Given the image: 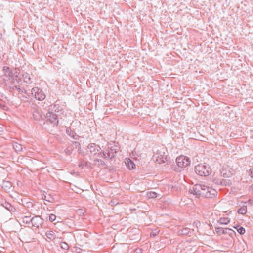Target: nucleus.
Wrapping results in <instances>:
<instances>
[{
  "label": "nucleus",
  "instance_id": "f257e3e1",
  "mask_svg": "<svg viewBox=\"0 0 253 253\" xmlns=\"http://www.w3.org/2000/svg\"><path fill=\"white\" fill-rule=\"evenodd\" d=\"M62 108L59 104L51 105L46 115H44V119L53 126H57L59 122L57 113H62Z\"/></svg>",
  "mask_w": 253,
  "mask_h": 253
},
{
  "label": "nucleus",
  "instance_id": "f03ea898",
  "mask_svg": "<svg viewBox=\"0 0 253 253\" xmlns=\"http://www.w3.org/2000/svg\"><path fill=\"white\" fill-rule=\"evenodd\" d=\"M195 173L200 176H207L211 172V169L209 165L199 164L195 166Z\"/></svg>",
  "mask_w": 253,
  "mask_h": 253
},
{
  "label": "nucleus",
  "instance_id": "7ed1b4c3",
  "mask_svg": "<svg viewBox=\"0 0 253 253\" xmlns=\"http://www.w3.org/2000/svg\"><path fill=\"white\" fill-rule=\"evenodd\" d=\"M31 94L34 95L35 98L39 101H42L46 97L44 91L38 87H35L32 89Z\"/></svg>",
  "mask_w": 253,
  "mask_h": 253
},
{
  "label": "nucleus",
  "instance_id": "20e7f679",
  "mask_svg": "<svg viewBox=\"0 0 253 253\" xmlns=\"http://www.w3.org/2000/svg\"><path fill=\"white\" fill-rule=\"evenodd\" d=\"M176 162L178 167L185 168L190 164L191 161L189 157L181 155L177 157Z\"/></svg>",
  "mask_w": 253,
  "mask_h": 253
},
{
  "label": "nucleus",
  "instance_id": "39448f33",
  "mask_svg": "<svg viewBox=\"0 0 253 253\" xmlns=\"http://www.w3.org/2000/svg\"><path fill=\"white\" fill-rule=\"evenodd\" d=\"M203 192L202 197L207 198H212L217 195V192L215 189L207 186H206Z\"/></svg>",
  "mask_w": 253,
  "mask_h": 253
},
{
  "label": "nucleus",
  "instance_id": "423d86ee",
  "mask_svg": "<svg viewBox=\"0 0 253 253\" xmlns=\"http://www.w3.org/2000/svg\"><path fill=\"white\" fill-rule=\"evenodd\" d=\"M205 185L197 184L195 185L192 189H191V193L197 197L203 196V192L206 187Z\"/></svg>",
  "mask_w": 253,
  "mask_h": 253
},
{
  "label": "nucleus",
  "instance_id": "0eeeda50",
  "mask_svg": "<svg viewBox=\"0 0 253 253\" xmlns=\"http://www.w3.org/2000/svg\"><path fill=\"white\" fill-rule=\"evenodd\" d=\"M43 223V219L39 215L35 216L31 218L32 227L39 229L42 227Z\"/></svg>",
  "mask_w": 253,
  "mask_h": 253
},
{
  "label": "nucleus",
  "instance_id": "6e6552de",
  "mask_svg": "<svg viewBox=\"0 0 253 253\" xmlns=\"http://www.w3.org/2000/svg\"><path fill=\"white\" fill-rule=\"evenodd\" d=\"M87 149L93 155L100 156L99 151L101 150V148L99 145L95 143H91L87 146Z\"/></svg>",
  "mask_w": 253,
  "mask_h": 253
},
{
  "label": "nucleus",
  "instance_id": "1a4fd4ad",
  "mask_svg": "<svg viewBox=\"0 0 253 253\" xmlns=\"http://www.w3.org/2000/svg\"><path fill=\"white\" fill-rule=\"evenodd\" d=\"M119 147L117 145H114L110 147H108L106 151L108 152V158L111 159L115 157V154L119 150Z\"/></svg>",
  "mask_w": 253,
  "mask_h": 253
},
{
  "label": "nucleus",
  "instance_id": "9d476101",
  "mask_svg": "<svg viewBox=\"0 0 253 253\" xmlns=\"http://www.w3.org/2000/svg\"><path fill=\"white\" fill-rule=\"evenodd\" d=\"M0 185L6 192H9L12 187V183L8 181L3 180L1 182L0 181Z\"/></svg>",
  "mask_w": 253,
  "mask_h": 253
},
{
  "label": "nucleus",
  "instance_id": "9b49d317",
  "mask_svg": "<svg viewBox=\"0 0 253 253\" xmlns=\"http://www.w3.org/2000/svg\"><path fill=\"white\" fill-rule=\"evenodd\" d=\"M1 205L5 208L6 210L10 212H14L15 211V208L12 206L9 203L7 202L5 200H2L0 203Z\"/></svg>",
  "mask_w": 253,
  "mask_h": 253
},
{
  "label": "nucleus",
  "instance_id": "f8f14e48",
  "mask_svg": "<svg viewBox=\"0 0 253 253\" xmlns=\"http://www.w3.org/2000/svg\"><path fill=\"white\" fill-rule=\"evenodd\" d=\"M2 71L4 74V76L8 78L9 80L13 78V73L9 67L4 66L3 67Z\"/></svg>",
  "mask_w": 253,
  "mask_h": 253
},
{
  "label": "nucleus",
  "instance_id": "ddd939ff",
  "mask_svg": "<svg viewBox=\"0 0 253 253\" xmlns=\"http://www.w3.org/2000/svg\"><path fill=\"white\" fill-rule=\"evenodd\" d=\"M33 118L37 120H44V116H42L41 112L38 109H35L33 112Z\"/></svg>",
  "mask_w": 253,
  "mask_h": 253
},
{
  "label": "nucleus",
  "instance_id": "4468645a",
  "mask_svg": "<svg viewBox=\"0 0 253 253\" xmlns=\"http://www.w3.org/2000/svg\"><path fill=\"white\" fill-rule=\"evenodd\" d=\"M125 162L129 169H133L135 168L134 163L130 158H126Z\"/></svg>",
  "mask_w": 253,
  "mask_h": 253
},
{
  "label": "nucleus",
  "instance_id": "2eb2a0df",
  "mask_svg": "<svg viewBox=\"0 0 253 253\" xmlns=\"http://www.w3.org/2000/svg\"><path fill=\"white\" fill-rule=\"evenodd\" d=\"M22 77L24 79V81L26 84H30L32 83L30 75L29 73L25 72L22 74Z\"/></svg>",
  "mask_w": 253,
  "mask_h": 253
},
{
  "label": "nucleus",
  "instance_id": "dca6fc26",
  "mask_svg": "<svg viewBox=\"0 0 253 253\" xmlns=\"http://www.w3.org/2000/svg\"><path fill=\"white\" fill-rule=\"evenodd\" d=\"M66 132L68 135H69L74 139L77 140L79 137V136L77 135L75 132L72 131L70 127H68L66 129Z\"/></svg>",
  "mask_w": 253,
  "mask_h": 253
},
{
  "label": "nucleus",
  "instance_id": "f3484780",
  "mask_svg": "<svg viewBox=\"0 0 253 253\" xmlns=\"http://www.w3.org/2000/svg\"><path fill=\"white\" fill-rule=\"evenodd\" d=\"M13 148L17 153H20L23 150L22 145L17 142H14L13 144Z\"/></svg>",
  "mask_w": 253,
  "mask_h": 253
},
{
  "label": "nucleus",
  "instance_id": "a211bd4d",
  "mask_svg": "<svg viewBox=\"0 0 253 253\" xmlns=\"http://www.w3.org/2000/svg\"><path fill=\"white\" fill-rule=\"evenodd\" d=\"M191 232V230L187 227L183 228L178 231L179 234L182 235H187Z\"/></svg>",
  "mask_w": 253,
  "mask_h": 253
},
{
  "label": "nucleus",
  "instance_id": "6ab92c4d",
  "mask_svg": "<svg viewBox=\"0 0 253 253\" xmlns=\"http://www.w3.org/2000/svg\"><path fill=\"white\" fill-rule=\"evenodd\" d=\"M233 228L236 229L240 235H243L245 233V229L239 225H236L233 226Z\"/></svg>",
  "mask_w": 253,
  "mask_h": 253
},
{
  "label": "nucleus",
  "instance_id": "aec40b11",
  "mask_svg": "<svg viewBox=\"0 0 253 253\" xmlns=\"http://www.w3.org/2000/svg\"><path fill=\"white\" fill-rule=\"evenodd\" d=\"M232 182L230 180H226V179H221L220 180V185L222 186H229L231 185Z\"/></svg>",
  "mask_w": 253,
  "mask_h": 253
},
{
  "label": "nucleus",
  "instance_id": "412c9836",
  "mask_svg": "<svg viewBox=\"0 0 253 253\" xmlns=\"http://www.w3.org/2000/svg\"><path fill=\"white\" fill-rule=\"evenodd\" d=\"M46 236L50 240H53L55 239V233L52 231H48L46 232Z\"/></svg>",
  "mask_w": 253,
  "mask_h": 253
},
{
  "label": "nucleus",
  "instance_id": "4be33fe9",
  "mask_svg": "<svg viewBox=\"0 0 253 253\" xmlns=\"http://www.w3.org/2000/svg\"><path fill=\"white\" fill-rule=\"evenodd\" d=\"M247 207L246 206H243L240 208L238 210V213L239 214H241L242 215H244L247 212Z\"/></svg>",
  "mask_w": 253,
  "mask_h": 253
},
{
  "label": "nucleus",
  "instance_id": "5701e85b",
  "mask_svg": "<svg viewBox=\"0 0 253 253\" xmlns=\"http://www.w3.org/2000/svg\"><path fill=\"white\" fill-rule=\"evenodd\" d=\"M233 234L234 235L236 234V232L234 230L229 228H225L224 234H229V235L232 236Z\"/></svg>",
  "mask_w": 253,
  "mask_h": 253
},
{
  "label": "nucleus",
  "instance_id": "b1692460",
  "mask_svg": "<svg viewBox=\"0 0 253 253\" xmlns=\"http://www.w3.org/2000/svg\"><path fill=\"white\" fill-rule=\"evenodd\" d=\"M230 222V219L228 218H221L219 220L220 224L226 225Z\"/></svg>",
  "mask_w": 253,
  "mask_h": 253
},
{
  "label": "nucleus",
  "instance_id": "393cba45",
  "mask_svg": "<svg viewBox=\"0 0 253 253\" xmlns=\"http://www.w3.org/2000/svg\"><path fill=\"white\" fill-rule=\"evenodd\" d=\"M23 222L26 224H31V218L29 216H25L23 217Z\"/></svg>",
  "mask_w": 253,
  "mask_h": 253
},
{
  "label": "nucleus",
  "instance_id": "a878e982",
  "mask_svg": "<svg viewBox=\"0 0 253 253\" xmlns=\"http://www.w3.org/2000/svg\"><path fill=\"white\" fill-rule=\"evenodd\" d=\"M60 247L62 249L65 250H68L69 248L68 244L65 242H62L60 243Z\"/></svg>",
  "mask_w": 253,
  "mask_h": 253
},
{
  "label": "nucleus",
  "instance_id": "bb28decb",
  "mask_svg": "<svg viewBox=\"0 0 253 253\" xmlns=\"http://www.w3.org/2000/svg\"><path fill=\"white\" fill-rule=\"evenodd\" d=\"M147 196L149 198H156L157 197V194L155 192H149L147 193Z\"/></svg>",
  "mask_w": 253,
  "mask_h": 253
},
{
  "label": "nucleus",
  "instance_id": "cd10ccee",
  "mask_svg": "<svg viewBox=\"0 0 253 253\" xmlns=\"http://www.w3.org/2000/svg\"><path fill=\"white\" fill-rule=\"evenodd\" d=\"M224 229L225 228L222 227H217L215 228V231L219 234H224Z\"/></svg>",
  "mask_w": 253,
  "mask_h": 253
},
{
  "label": "nucleus",
  "instance_id": "c85d7f7f",
  "mask_svg": "<svg viewBox=\"0 0 253 253\" xmlns=\"http://www.w3.org/2000/svg\"><path fill=\"white\" fill-rule=\"evenodd\" d=\"M73 150V149L72 148V147H68L66 149H65L64 151L67 155H70L72 154Z\"/></svg>",
  "mask_w": 253,
  "mask_h": 253
},
{
  "label": "nucleus",
  "instance_id": "c756f323",
  "mask_svg": "<svg viewBox=\"0 0 253 253\" xmlns=\"http://www.w3.org/2000/svg\"><path fill=\"white\" fill-rule=\"evenodd\" d=\"M100 153V157H103L104 159H106V158H108V155H109V153L107 151H102L101 152V153Z\"/></svg>",
  "mask_w": 253,
  "mask_h": 253
},
{
  "label": "nucleus",
  "instance_id": "7c9ffc66",
  "mask_svg": "<svg viewBox=\"0 0 253 253\" xmlns=\"http://www.w3.org/2000/svg\"><path fill=\"white\" fill-rule=\"evenodd\" d=\"M94 161L98 162L99 163V165H101V166H106L105 163L103 161L101 160V159H95Z\"/></svg>",
  "mask_w": 253,
  "mask_h": 253
},
{
  "label": "nucleus",
  "instance_id": "2f4dec72",
  "mask_svg": "<svg viewBox=\"0 0 253 253\" xmlns=\"http://www.w3.org/2000/svg\"><path fill=\"white\" fill-rule=\"evenodd\" d=\"M12 89H16L19 93H22L23 92V90L20 87V86L19 85H14L12 88Z\"/></svg>",
  "mask_w": 253,
  "mask_h": 253
},
{
  "label": "nucleus",
  "instance_id": "473e14b6",
  "mask_svg": "<svg viewBox=\"0 0 253 253\" xmlns=\"http://www.w3.org/2000/svg\"><path fill=\"white\" fill-rule=\"evenodd\" d=\"M56 216L53 214H51L49 216V220L50 222H53L56 220Z\"/></svg>",
  "mask_w": 253,
  "mask_h": 253
},
{
  "label": "nucleus",
  "instance_id": "72a5a7b5",
  "mask_svg": "<svg viewBox=\"0 0 253 253\" xmlns=\"http://www.w3.org/2000/svg\"><path fill=\"white\" fill-rule=\"evenodd\" d=\"M159 232V231H158L157 230H153L150 233V236L151 237H155L158 234Z\"/></svg>",
  "mask_w": 253,
  "mask_h": 253
},
{
  "label": "nucleus",
  "instance_id": "f704fd0d",
  "mask_svg": "<svg viewBox=\"0 0 253 253\" xmlns=\"http://www.w3.org/2000/svg\"><path fill=\"white\" fill-rule=\"evenodd\" d=\"M249 175L251 177L253 178V167L251 168L249 170Z\"/></svg>",
  "mask_w": 253,
  "mask_h": 253
},
{
  "label": "nucleus",
  "instance_id": "c9c22d12",
  "mask_svg": "<svg viewBox=\"0 0 253 253\" xmlns=\"http://www.w3.org/2000/svg\"><path fill=\"white\" fill-rule=\"evenodd\" d=\"M21 100L24 101H26V102H28V98L25 95H22L21 96Z\"/></svg>",
  "mask_w": 253,
  "mask_h": 253
},
{
  "label": "nucleus",
  "instance_id": "e433bc0d",
  "mask_svg": "<svg viewBox=\"0 0 253 253\" xmlns=\"http://www.w3.org/2000/svg\"><path fill=\"white\" fill-rule=\"evenodd\" d=\"M221 180V179L214 178L212 180V181H213V182H214L215 184L220 185V180Z\"/></svg>",
  "mask_w": 253,
  "mask_h": 253
},
{
  "label": "nucleus",
  "instance_id": "4c0bfd02",
  "mask_svg": "<svg viewBox=\"0 0 253 253\" xmlns=\"http://www.w3.org/2000/svg\"><path fill=\"white\" fill-rule=\"evenodd\" d=\"M134 253H142V250L140 249H136Z\"/></svg>",
  "mask_w": 253,
  "mask_h": 253
},
{
  "label": "nucleus",
  "instance_id": "58836bf2",
  "mask_svg": "<svg viewBox=\"0 0 253 253\" xmlns=\"http://www.w3.org/2000/svg\"><path fill=\"white\" fill-rule=\"evenodd\" d=\"M73 143H74L76 147H78V146H80V144L79 142L73 141Z\"/></svg>",
  "mask_w": 253,
  "mask_h": 253
},
{
  "label": "nucleus",
  "instance_id": "ea45409f",
  "mask_svg": "<svg viewBox=\"0 0 253 253\" xmlns=\"http://www.w3.org/2000/svg\"><path fill=\"white\" fill-rule=\"evenodd\" d=\"M23 92H24L25 94H26L28 96H30L31 93L28 92L27 90H25L24 91H23Z\"/></svg>",
  "mask_w": 253,
  "mask_h": 253
},
{
  "label": "nucleus",
  "instance_id": "a19ab883",
  "mask_svg": "<svg viewBox=\"0 0 253 253\" xmlns=\"http://www.w3.org/2000/svg\"><path fill=\"white\" fill-rule=\"evenodd\" d=\"M6 107V105L0 103V108H2V109L4 110Z\"/></svg>",
  "mask_w": 253,
  "mask_h": 253
},
{
  "label": "nucleus",
  "instance_id": "79ce46f5",
  "mask_svg": "<svg viewBox=\"0 0 253 253\" xmlns=\"http://www.w3.org/2000/svg\"><path fill=\"white\" fill-rule=\"evenodd\" d=\"M16 81L17 82V83L19 84L20 83V81L19 80H17V79H15V80H14L12 81V84H15V82Z\"/></svg>",
  "mask_w": 253,
  "mask_h": 253
},
{
  "label": "nucleus",
  "instance_id": "37998d69",
  "mask_svg": "<svg viewBox=\"0 0 253 253\" xmlns=\"http://www.w3.org/2000/svg\"><path fill=\"white\" fill-rule=\"evenodd\" d=\"M248 202L249 203H250V204H253V200H251V199H249L248 201Z\"/></svg>",
  "mask_w": 253,
  "mask_h": 253
},
{
  "label": "nucleus",
  "instance_id": "c03bdc74",
  "mask_svg": "<svg viewBox=\"0 0 253 253\" xmlns=\"http://www.w3.org/2000/svg\"><path fill=\"white\" fill-rule=\"evenodd\" d=\"M84 164L83 163H81L79 165V166L81 167V168H83L84 167Z\"/></svg>",
  "mask_w": 253,
  "mask_h": 253
},
{
  "label": "nucleus",
  "instance_id": "a18cd8bd",
  "mask_svg": "<svg viewBox=\"0 0 253 253\" xmlns=\"http://www.w3.org/2000/svg\"><path fill=\"white\" fill-rule=\"evenodd\" d=\"M221 173H222V175L223 177H228V176L226 175V173H222V172H221Z\"/></svg>",
  "mask_w": 253,
  "mask_h": 253
},
{
  "label": "nucleus",
  "instance_id": "49530a36",
  "mask_svg": "<svg viewBox=\"0 0 253 253\" xmlns=\"http://www.w3.org/2000/svg\"><path fill=\"white\" fill-rule=\"evenodd\" d=\"M27 204H28V207H29L30 206H32V204L31 202L27 203Z\"/></svg>",
  "mask_w": 253,
  "mask_h": 253
},
{
  "label": "nucleus",
  "instance_id": "de8ad7c7",
  "mask_svg": "<svg viewBox=\"0 0 253 253\" xmlns=\"http://www.w3.org/2000/svg\"><path fill=\"white\" fill-rule=\"evenodd\" d=\"M2 129V128L1 126H0V131H1Z\"/></svg>",
  "mask_w": 253,
  "mask_h": 253
},
{
  "label": "nucleus",
  "instance_id": "09e8293b",
  "mask_svg": "<svg viewBox=\"0 0 253 253\" xmlns=\"http://www.w3.org/2000/svg\"><path fill=\"white\" fill-rule=\"evenodd\" d=\"M251 187L253 189V184L251 185Z\"/></svg>",
  "mask_w": 253,
  "mask_h": 253
}]
</instances>
